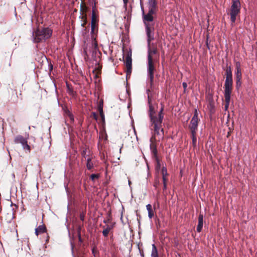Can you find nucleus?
Instances as JSON below:
<instances>
[{
	"instance_id": "obj_31",
	"label": "nucleus",
	"mask_w": 257,
	"mask_h": 257,
	"mask_svg": "<svg viewBox=\"0 0 257 257\" xmlns=\"http://www.w3.org/2000/svg\"><path fill=\"white\" fill-rule=\"evenodd\" d=\"M196 134H191V138L192 139V144L194 147H196L197 138L196 136Z\"/></svg>"
},
{
	"instance_id": "obj_51",
	"label": "nucleus",
	"mask_w": 257,
	"mask_h": 257,
	"mask_svg": "<svg viewBox=\"0 0 257 257\" xmlns=\"http://www.w3.org/2000/svg\"><path fill=\"white\" fill-rule=\"evenodd\" d=\"M79 241H81V236H80V233H79Z\"/></svg>"
},
{
	"instance_id": "obj_45",
	"label": "nucleus",
	"mask_w": 257,
	"mask_h": 257,
	"mask_svg": "<svg viewBox=\"0 0 257 257\" xmlns=\"http://www.w3.org/2000/svg\"><path fill=\"white\" fill-rule=\"evenodd\" d=\"M159 181H156L155 183H154V186L155 187H158V185H159Z\"/></svg>"
},
{
	"instance_id": "obj_34",
	"label": "nucleus",
	"mask_w": 257,
	"mask_h": 257,
	"mask_svg": "<svg viewBox=\"0 0 257 257\" xmlns=\"http://www.w3.org/2000/svg\"><path fill=\"white\" fill-rule=\"evenodd\" d=\"M100 175L99 174H92L90 175V178L92 181H95L96 179H97L99 178Z\"/></svg>"
},
{
	"instance_id": "obj_13",
	"label": "nucleus",
	"mask_w": 257,
	"mask_h": 257,
	"mask_svg": "<svg viewBox=\"0 0 257 257\" xmlns=\"http://www.w3.org/2000/svg\"><path fill=\"white\" fill-rule=\"evenodd\" d=\"M143 19L144 25L146 24H151L149 22H151L154 20V17L153 15H150L149 14H145L144 12L143 13Z\"/></svg>"
},
{
	"instance_id": "obj_22",
	"label": "nucleus",
	"mask_w": 257,
	"mask_h": 257,
	"mask_svg": "<svg viewBox=\"0 0 257 257\" xmlns=\"http://www.w3.org/2000/svg\"><path fill=\"white\" fill-rule=\"evenodd\" d=\"M67 92L68 94L74 98H75L77 95L76 91H74L72 87L67 83H66Z\"/></svg>"
},
{
	"instance_id": "obj_50",
	"label": "nucleus",
	"mask_w": 257,
	"mask_h": 257,
	"mask_svg": "<svg viewBox=\"0 0 257 257\" xmlns=\"http://www.w3.org/2000/svg\"><path fill=\"white\" fill-rule=\"evenodd\" d=\"M14 103H17L18 102V99L16 98L14 99Z\"/></svg>"
},
{
	"instance_id": "obj_57",
	"label": "nucleus",
	"mask_w": 257,
	"mask_h": 257,
	"mask_svg": "<svg viewBox=\"0 0 257 257\" xmlns=\"http://www.w3.org/2000/svg\"><path fill=\"white\" fill-rule=\"evenodd\" d=\"M142 0H140L141 3L142 2Z\"/></svg>"
},
{
	"instance_id": "obj_39",
	"label": "nucleus",
	"mask_w": 257,
	"mask_h": 257,
	"mask_svg": "<svg viewBox=\"0 0 257 257\" xmlns=\"http://www.w3.org/2000/svg\"><path fill=\"white\" fill-rule=\"evenodd\" d=\"M100 117L101 118L102 122L103 123H104L105 122V117H104V112L103 113H101L100 114Z\"/></svg>"
},
{
	"instance_id": "obj_15",
	"label": "nucleus",
	"mask_w": 257,
	"mask_h": 257,
	"mask_svg": "<svg viewBox=\"0 0 257 257\" xmlns=\"http://www.w3.org/2000/svg\"><path fill=\"white\" fill-rule=\"evenodd\" d=\"M203 214L200 213L198 216V223L197 226L196 230L198 232H200L203 227Z\"/></svg>"
},
{
	"instance_id": "obj_30",
	"label": "nucleus",
	"mask_w": 257,
	"mask_h": 257,
	"mask_svg": "<svg viewBox=\"0 0 257 257\" xmlns=\"http://www.w3.org/2000/svg\"><path fill=\"white\" fill-rule=\"evenodd\" d=\"M161 173L162 177H168L169 174L167 172V168L165 167H163L161 170Z\"/></svg>"
},
{
	"instance_id": "obj_29",
	"label": "nucleus",
	"mask_w": 257,
	"mask_h": 257,
	"mask_svg": "<svg viewBox=\"0 0 257 257\" xmlns=\"http://www.w3.org/2000/svg\"><path fill=\"white\" fill-rule=\"evenodd\" d=\"M156 161V166H155V169L157 172H159L160 169H161V163L160 161L159 158H157L156 159H155Z\"/></svg>"
},
{
	"instance_id": "obj_52",
	"label": "nucleus",
	"mask_w": 257,
	"mask_h": 257,
	"mask_svg": "<svg viewBox=\"0 0 257 257\" xmlns=\"http://www.w3.org/2000/svg\"><path fill=\"white\" fill-rule=\"evenodd\" d=\"M20 94V96H22V92H21V91H20V94Z\"/></svg>"
},
{
	"instance_id": "obj_47",
	"label": "nucleus",
	"mask_w": 257,
	"mask_h": 257,
	"mask_svg": "<svg viewBox=\"0 0 257 257\" xmlns=\"http://www.w3.org/2000/svg\"><path fill=\"white\" fill-rule=\"evenodd\" d=\"M50 71H52L53 69V65L50 63L49 64Z\"/></svg>"
},
{
	"instance_id": "obj_21",
	"label": "nucleus",
	"mask_w": 257,
	"mask_h": 257,
	"mask_svg": "<svg viewBox=\"0 0 257 257\" xmlns=\"http://www.w3.org/2000/svg\"><path fill=\"white\" fill-rule=\"evenodd\" d=\"M99 13L91 14V23L99 24Z\"/></svg>"
},
{
	"instance_id": "obj_46",
	"label": "nucleus",
	"mask_w": 257,
	"mask_h": 257,
	"mask_svg": "<svg viewBox=\"0 0 257 257\" xmlns=\"http://www.w3.org/2000/svg\"><path fill=\"white\" fill-rule=\"evenodd\" d=\"M80 219H81V220H82V221H83V220H84V216L83 215L81 214V215H80Z\"/></svg>"
},
{
	"instance_id": "obj_37",
	"label": "nucleus",
	"mask_w": 257,
	"mask_h": 257,
	"mask_svg": "<svg viewBox=\"0 0 257 257\" xmlns=\"http://www.w3.org/2000/svg\"><path fill=\"white\" fill-rule=\"evenodd\" d=\"M91 116L95 120H97L98 116L96 112H92L91 114Z\"/></svg>"
},
{
	"instance_id": "obj_10",
	"label": "nucleus",
	"mask_w": 257,
	"mask_h": 257,
	"mask_svg": "<svg viewBox=\"0 0 257 257\" xmlns=\"http://www.w3.org/2000/svg\"><path fill=\"white\" fill-rule=\"evenodd\" d=\"M145 28L148 37V43L150 46V43L154 39V24H146Z\"/></svg>"
},
{
	"instance_id": "obj_38",
	"label": "nucleus",
	"mask_w": 257,
	"mask_h": 257,
	"mask_svg": "<svg viewBox=\"0 0 257 257\" xmlns=\"http://www.w3.org/2000/svg\"><path fill=\"white\" fill-rule=\"evenodd\" d=\"M69 118L70 119V122L71 123H72L74 122V116H73V115L72 114H70L68 116Z\"/></svg>"
},
{
	"instance_id": "obj_54",
	"label": "nucleus",
	"mask_w": 257,
	"mask_h": 257,
	"mask_svg": "<svg viewBox=\"0 0 257 257\" xmlns=\"http://www.w3.org/2000/svg\"><path fill=\"white\" fill-rule=\"evenodd\" d=\"M77 11V10L76 9H75L74 11V12H76Z\"/></svg>"
},
{
	"instance_id": "obj_6",
	"label": "nucleus",
	"mask_w": 257,
	"mask_h": 257,
	"mask_svg": "<svg viewBox=\"0 0 257 257\" xmlns=\"http://www.w3.org/2000/svg\"><path fill=\"white\" fill-rule=\"evenodd\" d=\"M199 119L198 117L197 109H195L194 113L189 124V128L191 134H196L198 130V123Z\"/></svg>"
},
{
	"instance_id": "obj_9",
	"label": "nucleus",
	"mask_w": 257,
	"mask_h": 257,
	"mask_svg": "<svg viewBox=\"0 0 257 257\" xmlns=\"http://www.w3.org/2000/svg\"><path fill=\"white\" fill-rule=\"evenodd\" d=\"M14 141L16 144H21L24 150H27L29 153L30 152L31 147L28 144L27 139L21 135H18L15 138Z\"/></svg>"
},
{
	"instance_id": "obj_20",
	"label": "nucleus",
	"mask_w": 257,
	"mask_h": 257,
	"mask_svg": "<svg viewBox=\"0 0 257 257\" xmlns=\"http://www.w3.org/2000/svg\"><path fill=\"white\" fill-rule=\"evenodd\" d=\"M157 53L158 49L156 47H153L152 48H150L149 47L148 49V59H149V57H151V58H153V55H155Z\"/></svg>"
},
{
	"instance_id": "obj_7",
	"label": "nucleus",
	"mask_w": 257,
	"mask_h": 257,
	"mask_svg": "<svg viewBox=\"0 0 257 257\" xmlns=\"http://www.w3.org/2000/svg\"><path fill=\"white\" fill-rule=\"evenodd\" d=\"M125 65V72L126 77L131 76L132 70V51L127 52L125 56V60L124 61Z\"/></svg>"
},
{
	"instance_id": "obj_17",
	"label": "nucleus",
	"mask_w": 257,
	"mask_h": 257,
	"mask_svg": "<svg viewBox=\"0 0 257 257\" xmlns=\"http://www.w3.org/2000/svg\"><path fill=\"white\" fill-rule=\"evenodd\" d=\"M47 231V228L44 224L39 225L35 229V234L38 235L40 234L46 232Z\"/></svg>"
},
{
	"instance_id": "obj_16",
	"label": "nucleus",
	"mask_w": 257,
	"mask_h": 257,
	"mask_svg": "<svg viewBox=\"0 0 257 257\" xmlns=\"http://www.w3.org/2000/svg\"><path fill=\"white\" fill-rule=\"evenodd\" d=\"M81 2L80 6V13L81 15L87 14L88 10V8L86 6L85 3V0H81Z\"/></svg>"
},
{
	"instance_id": "obj_43",
	"label": "nucleus",
	"mask_w": 257,
	"mask_h": 257,
	"mask_svg": "<svg viewBox=\"0 0 257 257\" xmlns=\"http://www.w3.org/2000/svg\"><path fill=\"white\" fill-rule=\"evenodd\" d=\"M66 115L68 117L70 114H72V113L68 110L65 111Z\"/></svg>"
},
{
	"instance_id": "obj_42",
	"label": "nucleus",
	"mask_w": 257,
	"mask_h": 257,
	"mask_svg": "<svg viewBox=\"0 0 257 257\" xmlns=\"http://www.w3.org/2000/svg\"><path fill=\"white\" fill-rule=\"evenodd\" d=\"M128 2V0H123L124 7L125 8V9L126 8Z\"/></svg>"
},
{
	"instance_id": "obj_26",
	"label": "nucleus",
	"mask_w": 257,
	"mask_h": 257,
	"mask_svg": "<svg viewBox=\"0 0 257 257\" xmlns=\"http://www.w3.org/2000/svg\"><path fill=\"white\" fill-rule=\"evenodd\" d=\"M86 167L88 170H91L93 167V164L91 161V159L90 157L87 158Z\"/></svg>"
},
{
	"instance_id": "obj_27",
	"label": "nucleus",
	"mask_w": 257,
	"mask_h": 257,
	"mask_svg": "<svg viewBox=\"0 0 257 257\" xmlns=\"http://www.w3.org/2000/svg\"><path fill=\"white\" fill-rule=\"evenodd\" d=\"M149 8H152L153 9H157V2L156 0H149Z\"/></svg>"
},
{
	"instance_id": "obj_2",
	"label": "nucleus",
	"mask_w": 257,
	"mask_h": 257,
	"mask_svg": "<svg viewBox=\"0 0 257 257\" xmlns=\"http://www.w3.org/2000/svg\"><path fill=\"white\" fill-rule=\"evenodd\" d=\"M225 70V80L224 85V96L225 99V110L228 108L230 101V95L233 89L232 73L230 66H226Z\"/></svg>"
},
{
	"instance_id": "obj_49",
	"label": "nucleus",
	"mask_w": 257,
	"mask_h": 257,
	"mask_svg": "<svg viewBox=\"0 0 257 257\" xmlns=\"http://www.w3.org/2000/svg\"><path fill=\"white\" fill-rule=\"evenodd\" d=\"M94 48L95 49H96L97 48V44L96 42H95L94 43Z\"/></svg>"
},
{
	"instance_id": "obj_3",
	"label": "nucleus",
	"mask_w": 257,
	"mask_h": 257,
	"mask_svg": "<svg viewBox=\"0 0 257 257\" xmlns=\"http://www.w3.org/2000/svg\"><path fill=\"white\" fill-rule=\"evenodd\" d=\"M52 30L49 28H38L33 34L34 42L40 43L43 40L49 39L52 36Z\"/></svg>"
},
{
	"instance_id": "obj_1",
	"label": "nucleus",
	"mask_w": 257,
	"mask_h": 257,
	"mask_svg": "<svg viewBox=\"0 0 257 257\" xmlns=\"http://www.w3.org/2000/svg\"><path fill=\"white\" fill-rule=\"evenodd\" d=\"M164 105H162L158 114L150 117L151 126L152 130L154 131V136L151 138V142H153V140H156V136H160L163 138L164 135V131L163 128V120L164 119Z\"/></svg>"
},
{
	"instance_id": "obj_36",
	"label": "nucleus",
	"mask_w": 257,
	"mask_h": 257,
	"mask_svg": "<svg viewBox=\"0 0 257 257\" xmlns=\"http://www.w3.org/2000/svg\"><path fill=\"white\" fill-rule=\"evenodd\" d=\"M86 151H87V150H86V149H85L83 150L81 153L82 156L85 159H86V157H87Z\"/></svg>"
},
{
	"instance_id": "obj_18",
	"label": "nucleus",
	"mask_w": 257,
	"mask_h": 257,
	"mask_svg": "<svg viewBox=\"0 0 257 257\" xmlns=\"http://www.w3.org/2000/svg\"><path fill=\"white\" fill-rule=\"evenodd\" d=\"M102 228H103V230L102 232L103 235L104 237H107L110 231L113 228V225H107L106 226H103Z\"/></svg>"
},
{
	"instance_id": "obj_11",
	"label": "nucleus",
	"mask_w": 257,
	"mask_h": 257,
	"mask_svg": "<svg viewBox=\"0 0 257 257\" xmlns=\"http://www.w3.org/2000/svg\"><path fill=\"white\" fill-rule=\"evenodd\" d=\"M150 92V89H148L147 90V93L148 94V103L149 105V117L158 114V113H157L156 112L154 107L153 106V105L151 103L152 99H151L150 95L149 94Z\"/></svg>"
},
{
	"instance_id": "obj_28",
	"label": "nucleus",
	"mask_w": 257,
	"mask_h": 257,
	"mask_svg": "<svg viewBox=\"0 0 257 257\" xmlns=\"http://www.w3.org/2000/svg\"><path fill=\"white\" fill-rule=\"evenodd\" d=\"M98 11L96 8V2L95 0H92V13H98Z\"/></svg>"
},
{
	"instance_id": "obj_48",
	"label": "nucleus",
	"mask_w": 257,
	"mask_h": 257,
	"mask_svg": "<svg viewBox=\"0 0 257 257\" xmlns=\"http://www.w3.org/2000/svg\"><path fill=\"white\" fill-rule=\"evenodd\" d=\"M163 186H164L163 189L164 190L166 189V188H167V183H163Z\"/></svg>"
},
{
	"instance_id": "obj_12",
	"label": "nucleus",
	"mask_w": 257,
	"mask_h": 257,
	"mask_svg": "<svg viewBox=\"0 0 257 257\" xmlns=\"http://www.w3.org/2000/svg\"><path fill=\"white\" fill-rule=\"evenodd\" d=\"M98 32V24L91 23V35L95 40Z\"/></svg>"
},
{
	"instance_id": "obj_33",
	"label": "nucleus",
	"mask_w": 257,
	"mask_h": 257,
	"mask_svg": "<svg viewBox=\"0 0 257 257\" xmlns=\"http://www.w3.org/2000/svg\"><path fill=\"white\" fill-rule=\"evenodd\" d=\"M98 110L99 112V114L101 113H103V101L99 102V103L98 105Z\"/></svg>"
},
{
	"instance_id": "obj_23",
	"label": "nucleus",
	"mask_w": 257,
	"mask_h": 257,
	"mask_svg": "<svg viewBox=\"0 0 257 257\" xmlns=\"http://www.w3.org/2000/svg\"><path fill=\"white\" fill-rule=\"evenodd\" d=\"M146 208L148 211V216L150 219H152L154 216V210L153 209L152 205L150 204L146 205Z\"/></svg>"
},
{
	"instance_id": "obj_56",
	"label": "nucleus",
	"mask_w": 257,
	"mask_h": 257,
	"mask_svg": "<svg viewBox=\"0 0 257 257\" xmlns=\"http://www.w3.org/2000/svg\"><path fill=\"white\" fill-rule=\"evenodd\" d=\"M48 239H49V236H48V238L46 239V241H48Z\"/></svg>"
},
{
	"instance_id": "obj_14",
	"label": "nucleus",
	"mask_w": 257,
	"mask_h": 257,
	"mask_svg": "<svg viewBox=\"0 0 257 257\" xmlns=\"http://www.w3.org/2000/svg\"><path fill=\"white\" fill-rule=\"evenodd\" d=\"M23 85V83H21L20 84H18L17 81L15 80H12L11 83L9 84L10 88L14 92H15L16 95L17 94V88L20 86H22Z\"/></svg>"
},
{
	"instance_id": "obj_44",
	"label": "nucleus",
	"mask_w": 257,
	"mask_h": 257,
	"mask_svg": "<svg viewBox=\"0 0 257 257\" xmlns=\"http://www.w3.org/2000/svg\"><path fill=\"white\" fill-rule=\"evenodd\" d=\"M92 253L95 255L96 252H97V250L95 247H93L92 250Z\"/></svg>"
},
{
	"instance_id": "obj_35",
	"label": "nucleus",
	"mask_w": 257,
	"mask_h": 257,
	"mask_svg": "<svg viewBox=\"0 0 257 257\" xmlns=\"http://www.w3.org/2000/svg\"><path fill=\"white\" fill-rule=\"evenodd\" d=\"M157 9H153L152 8H149V12L148 14L153 15L156 12Z\"/></svg>"
},
{
	"instance_id": "obj_53",
	"label": "nucleus",
	"mask_w": 257,
	"mask_h": 257,
	"mask_svg": "<svg viewBox=\"0 0 257 257\" xmlns=\"http://www.w3.org/2000/svg\"><path fill=\"white\" fill-rule=\"evenodd\" d=\"M141 255H142V256L143 257H144V253H142L141 254Z\"/></svg>"
},
{
	"instance_id": "obj_32",
	"label": "nucleus",
	"mask_w": 257,
	"mask_h": 257,
	"mask_svg": "<svg viewBox=\"0 0 257 257\" xmlns=\"http://www.w3.org/2000/svg\"><path fill=\"white\" fill-rule=\"evenodd\" d=\"M108 216V219H104L103 220V223L107 224L110 222L111 219V213L110 211H109L107 213Z\"/></svg>"
},
{
	"instance_id": "obj_41",
	"label": "nucleus",
	"mask_w": 257,
	"mask_h": 257,
	"mask_svg": "<svg viewBox=\"0 0 257 257\" xmlns=\"http://www.w3.org/2000/svg\"><path fill=\"white\" fill-rule=\"evenodd\" d=\"M168 177H162L163 183H167L168 181Z\"/></svg>"
},
{
	"instance_id": "obj_25",
	"label": "nucleus",
	"mask_w": 257,
	"mask_h": 257,
	"mask_svg": "<svg viewBox=\"0 0 257 257\" xmlns=\"http://www.w3.org/2000/svg\"><path fill=\"white\" fill-rule=\"evenodd\" d=\"M151 257H159L158 249L155 244H152Z\"/></svg>"
},
{
	"instance_id": "obj_40",
	"label": "nucleus",
	"mask_w": 257,
	"mask_h": 257,
	"mask_svg": "<svg viewBox=\"0 0 257 257\" xmlns=\"http://www.w3.org/2000/svg\"><path fill=\"white\" fill-rule=\"evenodd\" d=\"M182 85H183V88H184V92H185L186 89L187 87V84L186 82H183L182 83Z\"/></svg>"
},
{
	"instance_id": "obj_8",
	"label": "nucleus",
	"mask_w": 257,
	"mask_h": 257,
	"mask_svg": "<svg viewBox=\"0 0 257 257\" xmlns=\"http://www.w3.org/2000/svg\"><path fill=\"white\" fill-rule=\"evenodd\" d=\"M235 83L236 89H238L241 85L242 73L241 71V64L239 62L235 63Z\"/></svg>"
},
{
	"instance_id": "obj_24",
	"label": "nucleus",
	"mask_w": 257,
	"mask_h": 257,
	"mask_svg": "<svg viewBox=\"0 0 257 257\" xmlns=\"http://www.w3.org/2000/svg\"><path fill=\"white\" fill-rule=\"evenodd\" d=\"M79 19H80L81 21V26L82 27H85V26L87 23V14L82 15L80 16Z\"/></svg>"
},
{
	"instance_id": "obj_5",
	"label": "nucleus",
	"mask_w": 257,
	"mask_h": 257,
	"mask_svg": "<svg viewBox=\"0 0 257 257\" xmlns=\"http://www.w3.org/2000/svg\"><path fill=\"white\" fill-rule=\"evenodd\" d=\"M240 10V3L239 0H232V5L230 9L231 21L234 23L236 16L239 14Z\"/></svg>"
},
{
	"instance_id": "obj_19",
	"label": "nucleus",
	"mask_w": 257,
	"mask_h": 257,
	"mask_svg": "<svg viewBox=\"0 0 257 257\" xmlns=\"http://www.w3.org/2000/svg\"><path fill=\"white\" fill-rule=\"evenodd\" d=\"M150 148L151 149L153 157L154 158V159L159 158L158 157V151H157L156 145L154 143H152L150 145Z\"/></svg>"
},
{
	"instance_id": "obj_55",
	"label": "nucleus",
	"mask_w": 257,
	"mask_h": 257,
	"mask_svg": "<svg viewBox=\"0 0 257 257\" xmlns=\"http://www.w3.org/2000/svg\"><path fill=\"white\" fill-rule=\"evenodd\" d=\"M230 135L229 132L228 133L227 137H228L229 135Z\"/></svg>"
},
{
	"instance_id": "obj_4",
	"label": "nucleus",
	"mask_w": 257,
	"mask_h": 257,
	"mask_svg": "<svg viewBox=\"0 0 257 257\" xmlns=\"http://www.w3.org/2000/svg\"><path fill=\"white\" fill-rule=\"evenodd\" d=\"M156 60L154 58H151V57H149V59H148V64H147V71H148V76L150 79V88L151 89L154 87V74L155 71H156V66H155V62Z\"/></svg>"
}]
</instances>
